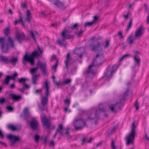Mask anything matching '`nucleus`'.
Listing matches in <instances>:
<instances>
[{
  "label": "nucleus",
  "instance_id": "1",
  "mask_svg": "<svg viewBox=\"0 0 149 149\" xmlns=\"http://www.w3.org/2000/svg\"><path fill=\"white\" fill-rule=\"evenodd\" d=\"M50 84L48 80H46L44 82L42 89L44 90V95L41 97V105H39V109L42 111L47 110V104L48 101V96L50 95L49 89Z\"/></svg>",
  "mask_w": 149,
  "mask_h": 149
},
{
  "label": "nucleus",
  "instance_id": "2",
  "mask_svg": "<svg viewBox=\"0 0 149 149\" xmlns=\"http://www.w3.org/2000/svg\"><path fill=\"white\" fill-rule=\"evenodd\" d=\"M106 110L104 106L102 104L99 105L98 110L93 108L89 110L88 112V119L93 120L97 119L100 114V112H104Z\"/></svg>",
  "mask_w": 149,
  "mask_h": 149
},
{
  "label": "nucleus",
  "instance_id": "3",
  "mask_svg": "<svg viewBox=\"0 0 149 149\" xmlns=\"http://www.w3.org/2000/svg\"><path fill=\"white\" fill-rule=\"evenodd\" d=\"M129 90L127 89L124 94L121 100H113L114 103L112 105V113H117L120 110L123 105V102L125 98L128 96V93Z\"/></svg>",
  "mask_w": 149,
  "mask_h": 149
},
{
  "label": "nucleus",
  "instance_id": "4",
  "mask_svg": "<svg viewBox=\"0 0 149 149\" xmlns=\"http://www.w3.org/2000/svg\"><path fill=\"white\" fill-rule=\"evenodd\" d=\"M39 56L38 52L36 51L33 52L31 54L29 55L26 54L23 58V63L24 64L25 62H28L31 65H33L34 64V58L38 57Z\"/></svg>",
  "mask_w": 149,
  "mask_h": 149
},
{
  "label": "nucleus",
  "instance_id": "5",
  "mask_svg": "<svg viewBox=\"0 0 149 149\" xmlns=\"http://www.w3.org/2000/svg\"><path fill=\"white\" fill-rule=\"evenodd\" d=\"M136 126L135 125V123L133 122L132 123L131 126V132L126 137V139L127 140V145H129L130 144L133 143V141L135 135L136 134L135 129Z\"/></svg>",
  "mask_w": 149,
  "mask_h": 149
},
{
  "label": "nucleus",
  "instance_id": "6",
  "mask_svg": "<svg viewBox=\"0 0 149 149\" xmlns=\"http://www.w3.org/2000/svg\"><path fill=\"white\" fill-rule=\"evenodd\" d=\"M91 43L89 45L90 49L93 51L99 50L102 49L100 43L95 37L90 40Z\"/></svg>",
  "mask_w": 149,
  "mask_h": 149
},
{
  "label": "nucleus",
  "instance_id": "7",
  "mask_svg": "<svg viewBox=\"0 0 149 149\" xmlns=\"http://www.w3.org/2000/svg\"><path fill=\"white\" fill-rule=\"evenodd\" d=\"M70 129H65L61 124H59L56 129V131L58 133H60L63 136L67 137L68 139L71 138V136L69 134Z\"/></svg>",
  "mask_w": 149,
  "mask_h": 149
},
{
  "label": "nucleus",
  "instance_id": "8",
  "mask_svg": "<svg viewBox=\"0 0 149 149\" xmlns=\"http://www.w3.org/2000/svg\"><path fill=\"white\" fill-rule=\"evenodd\" d=\"M85 121L81 118H77L73 122L75 129L76 130H81L85 126Z\"/></svg>",
  "mask_w": 149,
  "mask_h": 149
},
{
  "label": "nucleus",
  "instance_id": "9",
  "mask_svg": "<svg viewBox=\"0 0 149 149\" xmlns=\"http://www.w3.org/2000/svg\"><path fill=\"white\" fill-rule=\"evenodd\" d=\"M41 118L43 125L45 128L46 129L49 128L51 126V124L49 119L47 118L46 115L44 114H42Z\"/></svg>",
  "mask_w": 149,
  "mask_h": 149
},
{
  "label": "nucleus",
  "instance_id": "10",
  "mask_svg": "<svg viewBox=\"0 0 149 149\" xmlns=\"http://www.w3.org/2000/svg\"><path fill=\"white\" fill-rule=\"evenodd\" d=\"M0 44H1L2 51L4 53H7L10 48L7 45L6 42L4 39L0 38Z\"/></svg>",
  "mask_w": 149,
  "mask_h": 149
},
{
  "label": "nucleus",
  "instance_id": "11",
  "mask_svg": "<svg viewBox=\"0 0 149 149\" xmlns=\"http://www.w3.org/2000/svg\"><path fill=\"white\" fill-rule=\"evenodd\" d=\"M7 138L10 140V144L12 147H14L15 143L17 141L19 140L17 136L10 134L8 135Z\"/></svg>",
  "mask_w": 149,
  "mask_h": 149
},
{
  "label": "nucleus",
  "instance_id": "12",
  "mask_svg": "<svg viewBox=\"0 0 149 149\" xmlns=\"http://www.w3.org/2000/svg\"><path fill=\"white\" fill-rule=\"evenodd\" d=\"M143 33V28L142 26H141L137 29L135 32L134 36L135 39L140 38Z\"/></svg>",
  "mask_w": 149,
  "mask_h": 149
},
{
  "label": "nucleus",
  "instance_id": "13",
  "mask_svg": "<svg viewBox=\"0 0 149 149\" xmlns=\"http://www.w3.org/2000/svg\"><path fill=\"white\" fill-rule=\"evenodd\" d=\"M16 37L19 42L21 43L25 38V36L23 32H19L18 31L16 32Z\"/></svg>",
  "mask_w": 149,
  "mask_h": 149
},
{
  "label": "nucleus",
  "instance_id": "14",
  "mask_svg": "<svg viewBox=\"0 0 149 149\" xmlns=\"http://www.w3.org/2000/svg\"><path fill=\"white\" fill-rule=\"evenodd\" d=\"M37 65V67H38V68L40 67L42 71V73L44 74H45L47 67V65L46 63H42L40 61H39L38 62Z\"/></svg>",
  "mask_w": 149,
  "mask_h": 149
},
{
  "label": "nucleus",
  "instance_id": "15",
  "mask_svg": "<svg viewBox=\"0 0 149 149\" xmlns=\"http://www.w3.org/2000/svg\"><path fill=\"white\" fill-rule=\"evenodd\" d=\"M30 125L33 130H37L38 127V123L36 119H33L30 122Z\"/></svg>",
  "mask_w": 149,
  "mask_h": 149
},
{
  "label": "nucleus",
  "instance_id": "16",
  "mask_svg": "<svg viewBox=\"0 0 149 149\" xmlns=\"http://www.w3.org/2000/svg\"><path fill=\"white\" fill-rule=\"evenodd\" d=\"M84 50L83 49L78 48L75 49L74 51V53L76 54L78 57L81 58L83 54Z\"/></svg>",
  "mask_w": 149,
  "mask_h": 149
},
{
  "label": "nucleus",
  "instance_id": "17",
  "mask_svg": "<svg viewBox=\"0 0 149 149\" xmlns=\"http://www.w3.org/2000/svg\"><path fill=\"white\" fill-rule=\"evenodd\" d=\"M9 95L11 98L15 101H19L22 98V97L21 95L14 93L10 94Z\"/></svg>",
  "mask_w": 149,
  "mask_h": 149
},
{
  "label": "nucleus",
  "instance_id": "18",
  "mask_svg": "<svg viewBox=\"0 0 149 149\" xmlns=\"http://www.w3.org/2000/svg\"><path fill=\"white\" fill-rule=\"evenodd\" d=\"M61 37H62L61 41L63 42L66 39L71 38L72 37L67 33L66 31H64L62 32L61 34Z\"/></svg>",
  "mask_w": 149,
  "mask_h": 149
},
{
  "label": "nucleus",
  "instance_id": "19",
  "mask_svg": "<svg viewBox=\"0 0 149 149\" xmlns=\"http://www.w3.org/2000/svg\"><path fill=\"white\" fill-rule=\"evenodd\" d=\"M66 58V60L65 61V67L67 70H68V65H70L72 63H71L72 58L70 56V53H68L67 54Z\"/></svg>",
  "mask_w": 149,
  "mask_h": 149
},
{
  "label": "nucleus",
  "instance_id": "20",
  "mask_svg": "<svg viewBox=\"0 0 149 149\" xmlns=\"http://www.w3.org/2000/svg\"><path fill=\"white\" fill-rule=\"evenodd\" d=\"M7 41L6 43L10 48H13L14 47L15 45L13 40L9 36L8 37Z\"/></svg>",
  "mask_w": 149,
  "mask_h": 149
},
{
  "label": "nucleus",
  "instance_id": "21",
  "mask_svg": "<svg viewBox=\"0 0 149 149\" xmlns=\"http://www.w3.org/2000/svg\"><path fill=\"white\" fill-rule=\"evenodd\" d=\"M18 61V58L17 57L12 56L9 59V63H10L12 65H15Z\"/></svg>",
  "mask_w": 149,
  "mask_h": 149
},
{
  "label": "nucleus",
  "instance_id": "22",
  "mask_svg": "<svg viewBox=\"0 0 149 149\" xmlns=\"http://www.w3.org/2000/svg\"><path fill=\"white\" fill-rule=\"evenodd\" d=\"M56 2L54 3V4L56 6L59 7L60 8L63 9L65 8L63 3L58 0H54Z\"/></svg>",
  "mask_w": 149,
  "mask_h": 149
},
{
  "label": "nucleus",
  "instance_id": "23",
  "mask_svg": "<svg viewBox=\"0 0 149 149\" xmlns=\"http://www.w3.org/2000/svg\"><path fill=\"white\" fill-rule=\"evenodd\" d=\"M31 18L32 17L31 12L29 10H27L26 11V17L24 18V20L25 21L30 22V20Z\"/></svg>",
  "mask_w": 149,
  "mask_h": 149
},
{
  "label": "nucleus",
  "instance_id": "24",
  "mask_svg": "<svg viewBox=\"0 0 149 149\" xmlns=\"http://www.w3.org/2000/svg\"><path fill=\"white\" fill-rule=\"evenodd\" d=\"M30 35L31 36L32 38L33 39L34 41L36 42V37L38 36V32L35 31H31Z\"/></svg>",
  "mask_w": 149,
  "mask_h": 149
},
{
  "label": "nucleus",
  "instance_id": "25",
  "mask_svg": "<svg viewBox=\"0 0 149 149\" xmlns=\"http://www.w3.org/2000/svg\"><path fill=\"white\" fill-rule=\"evenodd\" d=\"M118 124L117 122H114L112 123V133L115 132L118 129Z\"/></svg>",
  "mask_w": 149,
  "mask_h": 149
},
{
  "label": "nucleus",
  "instance_id": "26",
  "mask_svg": "<svg viewBox=\"0 0 149 149\" xmlns=\"http://www.w3.org/2000/svg\"><path fill=\"white\" fill-rule=\"evenodd\" d=\"M10 79H11L10 76L8 75H7L4 79L3 84L8 85Z\"/></svg>",
  "mask_w": 149,
  "mask_h": 149
},
{
  "label": "nucleus",
  "instance_id": "27",
  "mask_svg": "<svg viewBox=\"0 0 149 149\" xmlns=\"http://www.w3.org/2000/svg\"><path fill=\"white\" fill-rule=\"evenodd\" d=\"M3 32L4 34L6 36H8L10 33V29L9 27H7L3 30Z\"/></svg>",
  "mask_w": 149,
  "mask_h": 149
},
{
  "label": "nucleus",
  "instance_id": "28",
  "mask_svg": "<svg viewBox=\"0 0 149 149\" xmlns=\"http://www.w3.org/2000/svg\"><path fill=\"white\" fill-rule=\"evenodd\" d=\"M95 60H94V61L93 62V64L90 65L88 68V70L86 71L87 73H91L92 74H93L94 73V72L91 69V67H93L95 63Z\"/></svg>",
  "mask_w": 149,
  "mask_h": 149
},
{
  "label": "nucleus",
  "instance_id": "29",
  "mask_svg": "<svg viewBox=\"0 0 149 149\" xmlns=\"http://www.w3.org/2000/svg\"><path fill=\"white\" fill-rule=\"evenodd\" d=\"M136 39L135 37L133 36H130L128 38L127 42L130 45H131L133 43V41Z\"/></svg>",
  "mask_w": 149,
  "mask_h": 149
},
{
  "label": "nucleus",
  "instance_id": "30",
  "mask_svg": "<svg viewBox=\"0 0 149 149\" xmlns=\"http://www.w3.org/2000/svg\"><path fill=\"white\" fill-rule=\"evenodd\" d=\"M0 58L2 61L5 63H9V59L7 57L1 56H0Z\"/></svg>",
  "mask_w": 149,
  "mask_h": 149
},
{
  "label": "nucleus",
  "instance_id": "31",
  "mask_svg": "<svg viewBox=\"0 0 149 149\" xmlns=\"http://www.w3.org/2000/svg\"><path fill=\"white\" fill-rule=\"evenodd\" d=\"M134 59L136 64L139 65L140 62V59L139 57L136 55L134 56Z\"/></svg>",
  "mask_w": 149,
  "mask_h": 149
},
{
  "label": "nucleus",
  "instance_id": "32",
  "mask_svg": "<svg viewBox=\"0 0 149 149\" xmlns=\"http://www.w3.org/2000/svg\"><path fill=\"white\" fill-rule=\"evenodd\" d=\"M8 128L12 131H15L17 130L16 127L12 124H9L7 126Z\"/></svg>",
  "mask_w": 149,
  "mask_h": 149
},
{
  "label": "nucleus",
  "instance_id": "33",
  "mask_svg": "<svg viewBox=\"0 0 149 149\" xmlns=\"http://www.w3.org/2000/svg\"><path fill=\"white\" fill-rule=\"evenodd\" d=\"M38 69V67L37 66L35 68H31L30 71V72L32 74H33L37 72Z\"/></svg>",
  "mask_w": 149,
  "mask_h": 149
},
{
  "label": "nucleus",
  "instance_id": "34",
  "mask_svg": "<svg viewBox=\"0 0 149 149\" xmlns=\"http://www.w3.org/2000/svg\"><path fill=\"white\" fill-rule=\"evenodd\" d=\"M23 113L25 117H26V116L27 117L29 116L28 108H26L24 109L23 110Z\"/></svg>",
  "mask_w": 149,
  "mask_h": 149
},
{
  "label": "nucleus",
  "instance_id": "35",
  "mask_svg": "<svg viewBox=\"0 0 149 149\" xmlns=\"http://www.w3.org/2000/svg\"><path fill=\"white\" fill-rule=\"evenodd\" d=\"M131 56L130 54H126L123 56L121 57L120 58L118 61H121L124 59L129 57Z\"/></svg>",
  "mask_w": 149,
  "mask_h": 149
},
{
  "label": "nucleus",
  "instance_id": "36",
  "mask_svg": "<svg viewBox=\"0 0 149 149\" xmlns=\"http://www.w3.org/2000/svg\"><path fill=\"white\" fill-rule=\"evenodd\" d=\"M132 19H131L130 21L127 26V31H128L131 28L132 25Z\"/></svg>",
  "mask_w": 149,
  "mask_h": 149
},
{
  "label": "nucleus",
  "instance_id": "37",
  "mask_svg": "<svg viewBox=\"0 0 149 149\" xmlns=\"http://www.w3.org/2000/svg\"><path fill=\"white\" fill-rule=\"evenodd\" d=\"M58 63V60H56L55 64L52 67V70H54V72H55L56 71V69L57 67Z\"/></svg>",
  "mask_w": 149,
  "mask_h": 149
},
{
  "label": "nucleus",
  "instance_id": "38",
  "mask_svg": "<svg viewBox=\"0 0 149 149\" xmlns=\"http://www.w3.org/2000/svg\"><path fill=\"white\" fill-rule=\"evenodd\" d=\"M120 64H115L112 66V73L116 72L117 69V68Z\"/></svg>",
  "mask_w": 149,
  "mask_h": 149
},
{
  "label": "nucleus",
  "instance_id": "39",
  "mask_svg": "<svg viewBox=\"0 0 149 149\" xmlns=\"http://www.w3.org/2000/svg\"><path fill=\"white\" fill-rule=\"evenodd\" d=\"M18 74L17 73L15 72L12 76H10L11 80H15V78L17 77Z\"/></svg>",
  "mask_w": 149,
  "mask_h": 149
},
{
  "label": "nucleus",
  "instance_id": "40",
  "mask_svg": "<svg viewBox=\"0 0 149 149\" xmlns=\"http://www.w3.org/2000/svg\"><path fill=\"white\" fill-rule=\"evenodd\" d=\"M27 79L25 78H21L18 80V81L20 83L22 84V85L24 83H25V81Z\"/></svg>",
  "mask_w": 149,
  "mask_h": 149
},
{
  "label": "nucleus",
  "instance_id": "41",
  "mask_svg": "<svg viewBox=\"0 0 149 149\" xmlns=\"http://www.w3.org/2000/svg\"><path fill=\"white\" fill-rule=\"evenodd\" d=\"M93 24L92 22H86L84 24V26L85 27L89 26L92 25Z\"/></svg>",
  "mask_w": 149,
  "mask_h": 149
},
{
  "label": "nucleus",
  "instance_id": "42",
  "mask_svg": "<svg viewBox=\"0 0 149 149\" xmlns=\"http://www.w3.org/2000/svg\"><path fill=\"white\" fill-rule=\"evenodd\" d=\"M37 77V75H33L32 77V82L34 84H36V79Z\"/></svg>",
  "mask_w": 149,
  "mask_h": 149
},
{
  "label": "nucleus",
  "instance_id": "43",
  "mask_svg": "<svg viewBox=\"0 0 149 149\" xmlns=\"http://www.w3.org/2000/svg\"><path fill=\"white\" fill-rule=\"evenodd\" d=\"M49 146L51 147L54 148L55 145V143L53 140H51L49 143Z\"/></svg>",
  "mask_w": 149,
  "mask_h": 149
},
{
  "label": "nucleus",
  "instance_id": "44",
  "mask_svg": "<svg viewBox=\"0 0 149 149\" xmlns=\"http://www.w3.org/2000/svg\"><path fill=\"white\" fill-rule=\"evenodd\" d=\"M57 43L61 46L66 47V44L62 43L60 39L57 40Z\"/></svg>",
  "mask_w": 149,
  "mask_h": 149
},
{
  "label": "nucleus",
  "instance_id": "45",
  "mask_svg": "<svg viewBox=\"0 0 149 149\" xmlns=\"http://www.w3.org/2000/svg\"><path fill=\"white\" fill-rule=\"evenodd\" d=\"M48 137L49 135H47L43 138V142L44 144H46L47 143Z\"/></svg>",
  "mask_w": 149,
  "mask_h": 149
},
{
  "label": "nucleus",
  "instance_id": "46",
  "mask_svg": "<svg viewBox=\"0 0 149 149\" xmlns=\"http://www.w3.org/2000/svg\"><path fill=\"white\" fill-rule=\"evenodd\" d=\"M71 80L70 79H67L64 80L63 83L64 84H68L70 83Z\"/></svg>",
  "mask_w": 149,
  "mask_h": 149
},
{
  "label": "nucleus",
  "instance_id": "47",
  "mask_svg": "<svg viewBox=\"0 0 149 149\" xmlns=\"http://www.w3.org/2000/svg\"><path fill=\"white\" fill-rule=\"evenodd\" d=\"M19 22H21V24L22 26L25 28H26L24 24V22H23L22 17H21L18 20Z\"/></svg>",
  "mask_w": 149,
  "mask_h": 149
},
{
  "label": "nucleus",
  "instance_id": "48",
  "mask_svg": "<svg viewBox=\"0 0 149 149\" xmlns=\"http://www.w3.org/2000/svg\"><path fill=\"white\" fill-rule=\"evenodd\" d=\"M83 32V30H81L79 32H77L76 33V35L78 37L81 36L82 35V33Z\"/></svg>",
  "mask_w": 149,
  "mask_h": 149
},
{
  "label": "nucleus",
  "instance_id": "49",
  "mask_svg": "<svg viewBox=\"0 0 149 149\" xmlns=\"http://www.w3.org/2000/svg\"><path fill=\"white\" fill-rule=\"evenodd\" d=\"M64 102L65 103L67 104L68 107L70 103V100L68 99H66L64 101Z\"/></svg>",
  "mask_w": 149,
  "mask_h": 149
},
{
  "label": "nucleus",
  "instance_id": "50",
  "mask_svg": "<svg viewBox=\"0 0 149 149\" xmlns=\"http://www.w3.org/2000/svg\"><path fill=\"white\" fill-rule=\"evenodd\" d=\"M98 19V17L97 16H94L93 17V20L92 22L94 24V23H96V21Z\"/></svg>",
  "mask_w": 149,
  "mask_h": 149
},
{
  "label": "nucleus",
  "instance_id": "51",
  "mask_svg": "<svg viewBox=\"0 0 149 149\" xmlns=\"http://www.w3.org/2000/svg\"><path fill=\"white\" fill-rule=\"evenodd\" d=\"M6 109L9 111H12L13 110V107L10 106H7L6 107Z\"/></svg>",
  "mask_w": 149,
  "mask_h": 149
},
{
  "label": "nucleus",
  "instance_id": "52",
  "mask_svg": "<svg viewBox=\"0 0 149 149\" xmlns=\"http://www.w3.org/2000/svg\"><path fill=\"white\" fill-rule=\"evenodd\" d=\"M23 88L25 89H26L29 88V86L28 85L26 84L25 83H24L23 84Z\"/></svg>",
  "mask_w": 149,
  "mask_h": 149
},
{
  "label": "nucleus",
  "instance_id": "53",
  "mask_svg": "<svg viewBox=\"0 0 149 149\" xmlns=\"http://www.w3.org/2000/svg\"><path fill=\"white\" fill-rule=\"evenodd\" d=\"M54 60H55L56 61V60H58L56 58V56L55 55L52 56V57L51 59L50 60V61H52Z\"/></svg>",
  "mask_w": 149,
  "mask_h": 149
},
{
  "label": "nucleus",
  "instance_id": "54",
  "mask_svg": "<svg viewBox=\"0 0 149 149\" xmlns=\"http://www.w3.org/2000/svg\"><path fill=\"white\" fill-rule=\"evenodd\" d=\"M39 138H40L39 136L38 135H37L35 136V141L36 142H38V140L39 139Z\"/></svg>",
  "mask_w": 149,
  "mask_h": 149
},
{
  "label": "nucleus",
  "instance_id": "55",
  "mask_svg": "<svg viewBox=\"0 0 149 149\" xmlns=\"http://www.w3.org/2000/svg\"><path fill=\"white\" fill-rule=\"evenodd\" d=\"M138 105H139V104L138 103L137 101L136 100V103L135 104V107L136 108V110H138V109H139Z\"/></svg>",
  "mask_w": 149,
  "mask_h": 149
},
{
  "label": "nucleus",
  "instance_id": "56",
  "mask_svg": "<svg viewBox=\"0 0 149 149\" xmlns=\"http://www.w3.org/2000/svg\"><path fill=\"white\" fill-rule=\"evenodd\" d=\"M5 101V99L4 98H0V103L3 104Z\"/></svg>",
  "mask_w": 149,
  "mask_h": 149
},
{
  "label": "nucleus",
  "instance_id": "57",
  "mask_svg": "<svg viewBox=\"0 0 149 149\" xmlns=\"http://www.w3.org/2000/svg\"><path fill=\"white\" fill-rule=\"evenodd\" d=\"M78 25V24H75L73 25V26L71 27V28L72 29H75L77 26Z\"/></svg>",
  "mask_w": 149,
  "mask_h": 149
},
{
  "label": "nucleus",
  "instance_id": "58",
  "mask_svg": "<svg viewBox=\"0 0 149 149\" xmlns=\"http://www.w3.org/2000/svg\"><path fill=\"white\" fill-rule=\"evenodd\" d=\"M15 84H12L10 85L9 88L11 89H13L15 88Z\"/></svg>",
  "mask_w": 149,
  "mask_h": 149
},
{
  "label": "nucleus",
  "instance_id": "59",
  "mask_svg": "<svg viewBox=\"0 0 149 149\" xmlns=\"http://www.w3.org/2000/svg\"><path fill=\"white\" fill-rule=\"evenodd\" d=\"M4 136L1 130H0V137L1 139H3Z\"/></svg>",
  "mask_w": 149,
  "mask_h": 149
},
{
  "label": "nucleus",
  "instance_id": "60",
  "mask_svg": "<svg viewBox=\"0 0 149 149\" xmlns=\"http://www.w3.org/2000/svg\"><path fill=\"white\" fill-rule=\"evenodd\" d=\"M109 40H106V42H105L106 45L105 46V47H108V45H109Z\"/></svg>",
  "mask_w": 149,
  "mask_h": 149
},
{
  "label": "nucleus",
  "instance_id": "61",
  "mask_svg": "<svg viewBox=\"0 0 149 149\" xmlns=\"http://www.w3.org/2000/svg\"><path fill=\"white\" fill-rule=\"evenodd\" d=\"M42 91V89H41V90H39V89H37V90H36L35 91V93H37V94H38L40 93H41Z\"/></svg>",
  "mask_w": 149,
  "mask_h": 149
},
{
  "label": "nucleus",
  "instance_id": "62",
  "mask_svg": "<svg viewBox=\"0 0 149 149\" xmlns=\"http://www.w3.org/2000/svg\"><path fill=\"white\" fill-rule=\"evenodd\" d=\"M112 149H117V148L114 144V142L112 141Z\"/></svg>",
  "mask_w": 149,
  "mask_h": 149
},
{
  "label": "nucleus",
  "instance_id": "63",
  "mask_svg": "<svg viewBox=\"0 0 149 149\" xmlns=\"http://www.w3.org/2000/svg\"><path fill=\"white\" fill-rule=\"evenodd\" d=\"M129 13H127V15H123V16L125 17V19H127L128 17L129 16Z\"/></svg>",
  "mask_w": 149,
  "mask_h": 149
},
{
  "label": "nucleus",
  "instance_id": "64",
  "mask_svg": "<svg viewBox=\"0 0 149 149\" xmlns=\"http://www.w3.org/2000/svg\"><path fill=\"white\" fill-rule=\"evenodd\" d=\"M22 7L23 8H26V4L25 3H22L21 4Z\"/></svg>",
  "mask_w": 149,
  "mask_h": 149
}]
</instances>
